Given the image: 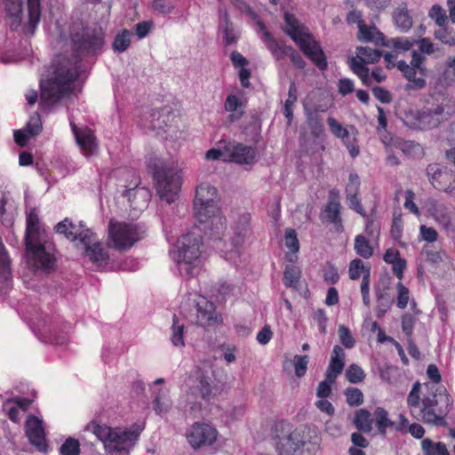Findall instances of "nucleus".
<instances>
[{"mask_svg": "<svg viewBox=\"0 0 455 455\" xmlns=\"http://www.w3.org/2000/svg\"><path fill=\"white\" fill-rule=\"evenodd\" d=\"M70 38L76 53L71 58L58 55L52 63V76L41 81V101L45 106H52L70 95L73 83L78 76L80 56L98 55L105 45V34L98 25H75L71 28Z\"/></svg>", "mask_w": 455, "mask_h": 455, "instance_id": "f257e3e1", "label": "nucleus"}, {"mask_svg": "<svg viewBox=\"0 0 455 455\" xmlns=\"http://www.w3.org/2000/svg\"><path fill=\"white\" fill-rule=\"evenodd\" d=\"M428 393L424 395L421 400V410L416 416V419L430 426L446 427V417L452 407V398L443 387L429 386Z\"/></svg>", "mask_w": 455, "mask_h": 455, "instance_id": "f03ea898", "label": "nucleus"}, {"mask_svg": "<svg viewBox=\"0 0 455 455\" xmlns=\"http://www.w3.org/2000/svg\"><path fill=\"white\" fill-rule=\"evenodd\" d=\"M321 436L315 427L303 426L276 436L278 455H314L319 449Z\"/></svg>", "mask_w": 455, "mask_h": 455, "instance_id": "7ed1b4c3", "label": "nucleus"}, {"mask_svg": "<svg viewBox=\"0 0 455 455\" xmlns=\"http://www.w3.org/2000/svg\"><path fill=\"white\" fill-rule=\"evenodd\" d=\"M42 235L38 216L36 211L32 210L27 216L25 236L28 263L34 269L50 271L54 267L55 259L46 251Z\"/></svg>", "mask_w": 455, "mask_h": 455, "instance_id": "20e7f679", "label": "nucleus"}, {"mask_svg": "<svg viewBox=\"0 0 455 455\" xmlns=\"http://www.w3.org/2000/svg\"><path fill=\"white\" fill-rule=\"evenodd\" d=\"M148 166L153 172L156 189L161 200L168 204L173 203L181 188L179 170L172 164L156 156L148 159Z\"/></svg>", "mask_w": 455, "mask_h": 455, "instance_id": "39448f33", "label": "nucleus"}, {"mask_svg": "<svg viewBox=\"0 0 455 455\" xmlns=\"http://www.w3.org/2000/svg\"><path fill=\"white\" fill-rule=\"evenodd\" d=\"M201 245L202 237L198 234L189 233L178 240L177 250L172 252V258L182 276L190 278L199 273Z\"/></svg>", "mask_w": 455, "mask_h": 455, "instance_id": "423d86ee", "label": "nucleus"}, {"mask_svg": "<svg viewBox=\"0 0 455 455\" xmlns=\"http://www.w3.org/2000/svg\"><path fill=\"white\" fill-rule=\"evenodd\" d=\"M284 31L299 45L300 50L307 55L319 69L324 70L327 68L326 57L319 44L313 36L305 30V27L291 13H284Z\"/></svg>", "mask_w": 455, "mask_h": 455, "instance_id": "0eeeda50", "label": "nucleus"}, {"mask_svg": "<svg viewBox=\"0 0 455 455\" xmlns=\"http://www.w3.org/2000/svg\"><path fill=\"white\" fill-rule=\"evenodd\" d=\"M443 112L444 108L441 105L421 110L410 109L404 112L403 123L411 129L430 130L442 123Z\"/></svg>", "mask_w": 455, "mask_h": 455, "instance_id": "6e6552de", "label": "nucleus"}, {"mask_svg": "<svg viewBox=\"0 0 455 455\" xmlns=\"http://www.w3.org/2000/svg\"><path fill=\"white\" fill-rule=\"evenodd\" d=\"M218 211L217 189L209 183H201L196 191L195 216L200 222H205Z\"/></svg>", "mask_w": 455, "mask_h": 455, "instance_id": "1a4fd4ad", "label": "nucleus"}, {"mask_svg": "<svg viewBox=\"0 0 455 455\" xmlns=\"http://www.w3.org/2000/svg\"><path fill=\"white\" fill-rule=\"evenodd\" d=\"M213 373L212 363L204 361L188 378L187 386L189 387L193 394V388H195L202 399L210 401L213 396V390L215 388L212 379Z\"/></svg>", "mask_w": 455, "mask_h": 455, "instance_id": "9d476101", "label": "nucleus"}, {"mask_svg": "<svg viewBox=\"0 0 455 455\" xmlns=\"http://www.w3.org/2000/svg\"><path fill=\"white\" fill-rule=\"evenodd\" d=\"M143 427L132 426L131 428H114L111 439L106 443V451L110 455H129L130 448L138 440Z\"/></svg>", "mask_w": 455, "mask_h": 455, "instance_id": "9b49d317", "label": "nucleus"}, {"mask_svg": "<svg viewBox=\"0 0 455 455\" xmlns=\"http://www.w3.org/2000/svg\"><path fill=\"white\" fill-rule=\"evenodd\" d=\"M108 236L114 248L122 251L131 248L140 239L136 225L115 221L108 223Z\"/></svg>", "mask_w": 455, "mask_h": 455, "instance_id": "f8f14e48", "label": "nucleus"}, {"mask_svg": "<svg viewBox=\"0 0 455 455\" xmlns=\"http://www.w3.org/2000/svg\"><path fill=\"white\" fill-rule=\"evenodd\" d=\"M122 174L126 177L132 178V188H128V186H124L127 189L123 192L124 196H127L130 201L131 207L135 211H142L147 207L150 197V191L143 187H139L140 179L132 170H124Z\"/></svg>", "mask_w": 455, "mask_h": 455, "instance_id": "ddd939ff", "label": "nucleus"}, {"mask_svg": "<svg viewBox=\"0 0 455 455\" xmlns=\"http://www.w3.org/2000/svg\"><path fill=\"white\" fill-rule=\"evenodd\" d=\"M223 148L226 154L225 161L249 165L256 162L257 152L251 146L235 141H224Z\"/></svg>", "mask_w": 455, "mask_h": 455, "instance_id": "4468645a", "label": "nucleus"}, {"mask_svg": "<svg viewBox=\"0 0 455 455\" xmlns=\"http://www.w3.org/2000/svg\"><path fill=\"white\" fill-rule=\"evenodd\" d=\"M217 438V431L207 424L196 423L188 435V443L195 449L212 444Z\"/></svg>", "mask_w": 455, "mask_h": 455, "instance_id": "2eb2a0df", "label": "nucleus"}, {"mask_svg": "<svg viewBox=\"0 0 455 455\" xmlns=\"http://www.w3.org/2000/svg\"><path fill=\"white\" fill-rule=\"evenodd\" d=\"M55 231L59 234H63L68 239L71 241L79 240L83 243H89V238L92 236V231L84 228L82 222L79 224L73 223L68 218L59 222L55 228Z\"/></svg>", "mask_w": 455, "mask_h": 455, "instance_id": "dca6fc26", "label": "nucleus"}, {"mask_svg": "<svg viewBox=\"0 0 455 455\" xmlns=\"http://www.w3.org/2000/svg\"><path fill=\"white\" fill-rule=\"evenodd\" d=\"M25 429L30 443L35 445L39 451L45 452L47 444L42 420L36 416H28L25 423Z\"/></svg>", "mask_w": 455, "mask_h": 455, "instance_id": "f3484780", "label": "nucleus"}, {"mask_svg": "<svg viewBox=\"0 0 455 455\" xmlns=\"http://www.w3.org/2000/svg\"><path fill=\"white\" fill-rule=\"evenodd\" d=\"M196 323L201 326H214L221 322L214 305L204 298L196 302Z\"/></svg>", "mask_w": 455, "mask_h": 455, "instance_id": "a211bd4d", "label": "nucleus"}, {"mask_svg": "<svg viewBox=\"0 0 455 455\" xmlns=\"http://www.w3.org/2000/svg\"><path fill=\"white\" fill-rule=\"evenodd\" d=\"M76 140L85 155L94 154L97 149L96 138L92 130L87 127L78 128L73 122L70 123Z\"/></svg>", "mask_w": 455, "mask_h": 455, "instance_id": "6ab92c4d", "label": "nucleus"}, {"mask_svg": "<svg viewBox=\"0 0 455 455\" xmlns=\"http://www.w3.org/2000/svg\"><path fill=\"white\" fill-rule=\"evenodd\" d=\"M257 25L262 33L261 38L272 55L276 60H281L287 56V53L291 51V46H285L282 42L275 40L262 21L259 20Z\"/></svg>", "mask_w": 455, "mask_h": 455, "instance_id": "aec40b11", "label": "nucleus"}, {"mask_svg": "<svg viewBox=\"0 0 455 455\" xmlns=\"http://www.w3.org/2000/svg\"><path fill=\"white\" fill-rule=\"evenodd\" d=\"M345 356L344 349L339 345H335L325 373L326 379L330 382H335L337 377L342 372L345 366Z\"/></svg>", "mask_w": 455, "mask_h": 455, "instance_id": "412c9836", "label": "nucleus"}, {"mask_svg": "<svg viewBox=\"0 0 455 455\" xmlns=\"http://www.w3.org/2000/svg\"><path fill=\"white\" fill-rule=\"evenodd\" d=\"M397 68L403 73L404 77L409 81V84L405 85L406 91H418L426 87L427 83L425 76L417 77L416 75L419 73L418 69L413 67H410L404 60H400L396 65Z\"/></svg>", "mask_w": 455, "mask_h": 455, "instance_id": "4be33fe9", "label": "nucleus"}, {"mask_svg": "<svg viewBox=\"0 0 455 455\" xmlns=\"http://www.w3.org/2000/svg\"><path fill=\"white\" fill-rule=\"evenodd\" d=\"M27 11L28 14L27 21L25 22V30L27 34L33 36L41 20V0H27Z\"/></svg>", "mask_w": 455, "mask_h": 455, "instance_id": "5701e85b", "label": "nucleus"}, {"mask_svg": "<svg viewBox=\"0 0 455 455\" xmlns=\"http://www.w3.org/2000/svg\"><path fill=\"white\" fill-rule=\"evenodd\" d=\"M251 215L249 213L242 214L237 220L235 234L232 237L234 247L238 250L244 243L246 237L251 234Z\"/></svg>", "mask_w": 455, "mask_h": 455, "instance_id": "b1692460", "label": "nucleus"}, {"mask_svg": "<svg viewBox=\"0 0 455 455\" xmlns=\"http://www.w3.org/2000/svg\"><path fill=\"white\" fill-rule=\"evenodd\" d=\"M89 243H83L85 248V253L90 259L95 263L106 262L108 259V254L104 250L102 244L96 241L95 234L92 232L89 238Z\"/></svg>", "mask_w": 455, "mask_h": 455, "instance_id": "393cba45", "label": "nucleus"}, {"mask_svg": "<svg viewBox=\"0 0 455 455\" xmlns=\"http://www.w3.org/2000/svg\"><path fill=\"white\" fill-rule=\"evenodd\" d=\"M359 177L355 173L349 175V183L347 185L346 192L349 200L350 207L362 216H365L364 210L360 204V200L357 197V191L359 188Z\"/></svg>", "mask_w": 455, "mask_h": 455, "instance_id": "a878e982", "label": "nucleus"}, {"mask_svg": "<svg viewBox=\"0 0 455 455\" xmlns=\"http://www.w3.org/2000/svg\"><path fill=\"white\" fill-rule=\"evenodd\" d=\"M326 221L334 225L335 230L342 232L343 226L340 217V204L337 201L330 200L324 208V217Z\"/></svg>", "mask_w": 455, "mask_h": 455, "instance_id": "bb28decb", "label": "nucleus"}, {"mask_svg": "<svg viewBox=\"0 0 455 455\" xmlns=\"http://www.w3.org/2000/svg\"><path fill=\"white\" fill-rule=\"evenodd\" d=\"M5 11L12 19L10 27L12 29H17L22 22V0H4Z\"/></svg>", "mask_w": 455, "mask_h": 455, "instance_id": "cd10ccee", "label": "nucleus"}, {"mask_svg": "<svg viewBox=\"0 0 455 455\" xmlns=\"http://www.w3.org/2000/svg\"><path fill=\"white\" fill-rule=\"evenodd\" d=\"M149 117V128L154 131L164 130L174 118L167 109L153 110Z\"/></svg>", "mask_w": 455, "mask_h": 455, "instance_id": "c85d7f7f", "label": "nucleus"}, {"mask_svg": "<svg viewBox=\"0 0 455 455\" xmlns=\"http://www.w3.org/2000/svg\"><path fill=\"white\" fill-rule=\"evenodd\" d=\"M304 110L311 134L315 138H320L324 134V127L321 116H317L315 111H311L306 104H304Z\"/></svg>", "mask_w": 455, "mask_h": 455, "instance_id": "c756f323", "label": "nucleus"}, {"mask_svg": "<svg viewBox=\"0 0 455 455\" xmlns=\"http://www.w3.org/2000/svg\"><path fill=\"white\" fill-rule=\"evenodd\" d=\"M350 68L356 74L363 84L371 86V78L369 75V68L365 66V60L362 57H352L349 60Z\"/></svg>", "mask_w": 455, "mask_h": 455, "instance_id": "7c9ffc66", "label": "nucleus"}, {"mask_svg": "<svg viewBox=\"0 0 455 455\" xmlns=\"http://www.w3.org/2000/svg\"><path fill=\"white\" fill-rule=\"evenodd\" d=\"M393 19L396 27L403 32L408 31L412 26V19L404 4L398 6L394 11Z\"/></svg>", "mask_w": 455, "mask_h": 455, "instance_id": "2f4dec72", "label": "nucleus"}, {"mask_svg": "<svg viewBox=\"0 0 455 455\" xmlns=\"http://www.w3.org/2000/svg\"><path fill=\"white\" fill-rule=\"evenodd\" d=\"M373 419L366 409H359L355 411L354 424L359 431L370 433L372 430Z\"/></svg>", "mask_w": 455, "mask_h": 455, "instance_id": "473e14b6", "label": "nucleus"}, {"mask_svg": "<svg viewBox=\"0 0 455 455\" xmlns=\"http://www.w3.org/2000/svg\"><path fill=\"white\" fill-rule=\"evenodd\" d=\"M357 39L361 42H379L384 40V35L375 26L368 27L363 22H359Z\"/></svg>", "mask_w": 455, "mask_h": 455, "instance_id": "72a5a7b5", "label": "nucleus"}, {"mask_svg": "<svg viewBox=\"0 0 455 455\" xmlns=\"http://www.w3.org/2000/svg\"><path fill=\"white\" fill-rule=\"evenodd\" d=\"M374 421L379 433L386 435L387 428L395 427V422L388 418V412L382 407H377L373 412Z\"/></svg>", "mask_w": 455, "mask_h": 455, "instance_id": "f704fd0d", "label": "nucleus"}, {"mask_svg": "<svg viewBox=\"0 0 455 455\" xmlns=\"http://www.w3.org/2000/svg\"><path fill=\"white\" fill-rule=\"evenodd\" d=\"M420 389V383L419 381H416L413 384L412 388L410 391L407 397V405L410 409L411 416L415 419L417 414L419 413V411L421 410Z\"/></svg>", "mask_w": 455, "mask_h": 455, "instance_id": "c9c22d12", "label": "nucleus"}, {"mask_svg": "<svg viewBox=\"0 0 455 455\" xmlns=\"http://www.w3.org/2000/svg\"><path fill=\"white\" fill-rule=\"evenodd\" d=\"M153 409L156 414L164 416L169 412L172 403L167 393L160 389L153 400Z\"/></svg>", "mask_w": 455, "mask_h": 455, "instance_id": "e433bc0d", "label": "nucleus"}, {"mask_svg": "<svg viewBox=\"0 0 455 455\" xmlns=\"http://www.w3.org/2000/svg\"><path fill=\"white\" fill-rule=\"evenodd\" d=\"M421 448L424 455H450L446 445L443 443H434L430 439L426 438L421 442Z\"/></svg>", "mask_w": 455, "mask_h": 455, "instance_id": "4c0bfd02", "label": "nucleus"}, {"mask_svg": "<svg viewBox=\"0 0 455 455\" xmlns=\"http://www.w3.org/2000/svg\"><path fill=\"white\" fill-rule=\"evenodd\" d=\"M184 323H180L179 317L174 315L172 317V343L175 347H184Z\"/></svg>", "mask_w": 455, "mask_h": 455, "instance_id": "58836bf2", "label": "nucleus"}, {"mask_svg": "<svg viewBox=\"0 0 455 455\" xmlns=\"http://www.w3.org/2000/svg\"><path fill=\"white\" fill-rule=\"evenodd\" d=\"M355 250L356 253L363 259H369L373 254V249L369 241L362 235H358L355 239Z\"/></svg>", "mask_w": 455, "mask_h": 455, "instance_id": "ea45409f", "label": "nucleus"}, {"mask_svg": "<svg viewBox=\"0 0 455 455\" xmlns=\"http://www.w3.org/2000/svg\"><path fill=\"white\" fill-rule=\"evenodd\" d=\"M301 272L296 266H287L283 273V283L286 287L297 288Z\"/></svg>", "mask_w": 455, "mask_h": 455, "instance_id": "a19ab883", "label": "nucleus"}, {"mask_svg": "<svg viewBox=\"0 0 455 455\" xmlns=\"http://www.w3.org/2000/svg\"><path fill=\"white\" fill-rule=\"evenodd\" d=\"M362 57L365 63H376L381 57V52L368 46H358L356 48V57Z\"/></svg>", "mask_w": 455, "mask_h": 455, "instance_id": "79ce46f5", "label": "nucleus"}, {"mask_svg": "<svg viewBox=\"0 0 455 455\" xmlns=\"http://www.w3.org/2000/svg\"><path fill=\"white\" fill-rule=\"evenodd\" d=\"M131 32L124 29L121 33L117 34L113 42V49L116 52H124L131 44Z\"/></svg>", "mask_w": 455, "mask_h": 455, "instance_id": "37998d69", "label": "nucleus"}, {"mask_svg": "<svg viewBox=\"0 0 455 455\" xmlns=\"http://www.w3.org/2000/svg\"><path fill=\"white\" fill-rule=\"evenodd\" d=\"M92 433L104 443H108L111 439V435L114 428L108 427L107 425H100L94 421L92 422Z\"/></svg>", "mask_w": 455, "mask_h": 455, "instance_id": "c03bdc74", "label": "nucleus"}, {"mask_svg": "<svg viewBox=\"0 0 455 455\" xmlns=\"http://www.w3.org/2000/svg\"><path fill=\"white\" fill-rule=\"evenodd\" d=\"M428 16L435 20L439 27H445L448 22V17L445 10L439 4H434L429 10Z\"/></svg>", "mask_w": 455, "mask_h": 455, "instance_id": "a18cd8bd", "label": "nucleus"}, {"mask_svg": "<svg viewBox=\"0 0 455 455\" xmlns=\"http://www.w3.org/2000/svg\"><path fill=\"white\" fill-rule=\"evenodd\" d=\"M61 455H80V443L77 439L68 437L60 448Z\"/></svg>", "mask_w": 455, "mask_h": 455, "instance_id": "49530a36", "label": "nucleus"}, {"mask_svg": "<svg viewBox=\"0 0 455 455\" xmlns=\"http://www.w3.org/2000/svg\"><path fill=\"white\" fill-rule=\"evenodd\" d=\"M221 17H222L223 22H224L223 32H224L225 43L228 45L233 44L236 42V36L234 32L232 23L230 22V20L228 19V14L227 11L223 12V13L221 14Z\"/></svg>", "mask_w": 455, "mask_h": 455, "instance_id": "de8ad7c7", "label": "nucleus"}, {"mask_svg": "<svg viewBox=\"0 0 455 455\" xmlns=\"http://www.w3.org/2000/svg\"><path fill=\"white\" fill-rule=\"evenodd\" d=\"M377 316L382 317L391 306V299L387 293L377 291Z\"/></svg>", "mask_w": 455, "mask_h": 455, "instance_id": "09e8293b", "label": "nucleus"}, {"mask_svg": "<svg viewBox=\"0 0 455 455\" xmlns=\"http://www.w3.org/2000/svg\"><path fill=\"white\" fill-rule=\"evenodd\" d=\"M346 378L350 383L356 384L365 379V373L360 366L353 363L346 371Z\"/></svg>", "mask_w": 455, "mask_h": 455, "instance_id": "8fccbe9b", "label": "nucleus"}, {"mask_svg": "<svg viewBox=\"0 0 455 455\" xmlns=\"http://www.w3.org/2000/svg\"><path fill=\"white\" fill-rule=\"evenodd\" d=\"M344 395L350 406H358L363 403V394L357 387H347L344 391Z\"/></svg>", "mask_w": 455, "mask_h": 455, "instance_id": "3c124183", "label": "nucleus"}, {"mask_svg": "<svg viewBox=\"0 0 455 455\" xmlns=\"http://www.w3.org/2000/svg\"><path fill=\"white\" fill-rule=\"evenodd\" d=\"M371 268L369 267H365L363 262L360 259H353L349 264L348 273L349 277L352 280H357L361 276V275H365V271Z\"/></svg>", "mask_w": 455, "mask_h": 455, "instance_id": "603ef678", "label": "nucleus"}, {"mask_svg": "<svg viewBox=\"0 0 455 455\" xmlns=\"http://www.w3.org/2000/svg\"><path fill=\"white\" fill-rule=\"evenodd\" d=\"M434 35L435 37L443 44L450 46L455 45V32L453 30H449L445 27H440L439 29L435 31Z\"/></svg>", "mask_w": 455, "mask_h": 455, "instance_id": "864d4df0", "label": "nucleus"}, {"mask_svg": "<svg viewBox=\"0 0 455 455\" xmlns=\"http://www.w3.org/2000/svg\"><path fill=\"white\" fill-rule=\"evenodd\" d=\"M338 332L339 341L346 348H352L355 346V339L347 326L339 325Z\"/></svg>", "mask_w": 455, "mask_h": 455, "instance_id": "5fc2aeb1", "label": "nucleus"}, {"mask_svg": "<svg viewBox=\"0 0 455 455\" xmlns=\"http://www.w3.org/2000/svg\"><path fill=\"white\" fill-rule=\"evenodd\" d=\"M285 245L291 252H298L299 250V243L297 238V233L293 228L285 230Z\"/></svg>", "mask_w": 455, "mask_h": 455, "instance_id": "6e6d98bb", "label": "nucleus"}, {"mask_svg": "<svg viewBox=\"0 0 455 455\" xmlns=\"http://www.w3.org/2000/svg\"><path fill=\"white\" fill-rule=\"evenodd\" d=\"M308 364L307 355H295L293 360V365L295 370V375L299 378L306 374Z\"/></svg>", "mask_w": 455, "mask_h": 455, "instance_id": "4d7b16f0", "label": "nucleus"}, {"mask_svg": "<svg viewBox=\"0 0 455 455\" xmlns=\"http://www.w3.org/2000/svg\"><path fill=\"white\" fill-rule=\"evenodd\" d=\"M25 130L30 136H36L42 131L41 119L38 114L30 117Z\"/></svg>", "mask_w": 455, "mask_h": 455, "instance_id": "13d9d810", "label": "nucleus"}, {"mask_svg": "<svg viewBox=\"0 0 455 455\" xmlns=\"http://www.w3.org/2000/svg\"><path fill=\"white\" fill-rule=\"evenodd\" d=\"M415 317L410 314H404L402 317V330L406 335L407 339H411Z\"/></svg>", "mask_w": 455, "mask_h": 455, "instance_id": "bf43d9fd", "label": "nucleus"}, {"mask_svg": "<svg viewBox=\"0 0 455 455\" xmlns=\"http://www.w3.org/2000/svg\"><path fill=\"white\" fill-rule=\"evenodd\" d=\"M405 155L416 154L421 150L420 145L412 140L400 141L396 145Z\"/></svg>", "mask_w": 455, "mask_h": 455, "instance_id": "052dcab7", "label": "nucleus"}, {"mask_svg": "<svg viewBox=\"0 0 455 455\" xmlns=\"http://www.w3.org/2000/svg\"><path fill=\"white\" fill-rule=\"evenodd\" d=\"M396 288L398 291L397 307L403 309L409 301V290L401 282L397 283Z\"/></svg>", "mask_w": 455, "mask_h": 455, "instance_id": "680f3d73", "label": "nucleus"}, {"mask_svg": "<svg viewBox=\"0 0 455 455\" xmlns=\"http://www.w3.org/2000/svg\"><path fill=\"white\" fill-rule=\"evenodd\" d=\"M152 8L159 13L169 14L173 11L174 4L171 2L167 3L165 0H154Z\"/></svg>", "mask_w": 455, "mask_h": 455, "instance_id": "e2e57ef3", "label": "nucleus"}, {"mask_svg": "<svg viewBox=\"0 0 455 455\" xmlns=\"http://www.w3.org/2000/svg\"><path fill=\"white\" fill-rule=\"evenodd\" d=\"M424 60L425 58L421 54L417 52H412V59L410 67H413L418 69L419 74L422 76H426L427 75V68L423 66Z\"/></svg>", "mask_w": 455, "mask_h": 455, "instance_id": "0e129e2a", "label": "nucleus"}, {"mask_svg": "<svg viewBox=\"0 0 455 455\" xmlns=\"http://www.w3.org/2000/svg\"><path fill=\"white\" fill-rule=\"evenodd\" d=\"M422 253L426 255L427 260L432 263H438L443 260L441 252L435 250L431 245H425L422 249Z\"/></svg>", "mask_w": 455, "mask_h": 455, "instance_id": "69168bd1", "label": "nucleus"}, {"mask_svg": "<svg viewBox=\"0 0 455 455\" xmlns=\"http://www.w3.org/2000/svg\"><path fill=\"white\" fill-rule=\"evenodd\" d=\"M416 43V40H410L406 37H397L392 39V44L395 49L408 51L410 50L413 44Z\"/></svg>", "mask_w": 455, "mask_h": 455, "instance_id": "338daca9", "label": "nucleus"}, {"mask_svg": "<svg viewBox=\"0 0 455 455\" xmlns=\"http://www.w3.org/2000/svg\"><path fill=\"white\" fill-rule=\"evenodd\" d=\"M443 76L446 80L455 81V57H450L446 62V68L443 71Z\"/></svg>", "mask_w": 455, "mask_h": 455, "instance_id": "774afa93", "label": "nucleus"}]
</instances>
